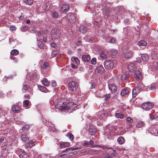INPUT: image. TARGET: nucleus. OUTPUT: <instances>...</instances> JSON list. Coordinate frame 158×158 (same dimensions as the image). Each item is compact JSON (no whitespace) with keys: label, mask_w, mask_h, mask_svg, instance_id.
<instances>
[{"label":"nucleus","mask_w":158,"mask_h":158,"mask_svg":"<svg viewBox=\"0 0 158 158\" xmlns=\"http://www.w3.org/2000/svg\"><path fill=\"white\" fill-rule=\"evenodd\" d=\"M128 67L130 70H132L135 68V66L133 63H130L128 65Z\"/></svg>","instance_id":"nucleus-24"},{"label":"nucleus","mask_w":158,"mask_h":158,"mask_svg":"<svg viewBox=\"0 0 158 158\" xmlns=\"http://www.w3.org/2000/svg\"><path fill=\"white\" fill-rule=\"evenodd\" d=\"M156 85V83H153L150 86V89L151 90H153V89H154L155 90L156 89V88L155 87Z\"/></svg>","instance_id":"nucleus-41"},{"label":"nucleus","mask_w":158,"mask_h":158,"mask_svg":"<svg viewBox=\"0 0 158 158\" xmlns=\"http://www.w3.org/2000/svg\"><path fill=\"white\" fill-rule=\"evenodd\" d=\"M116 42V40L115 38H114L113 37L111 38L110 40V41H109V43H115Z\"/></svg>","instance_id":"nucleus-43"},{"label":"nucleus","mask_w":158,"mask_h":158,"mask_svg":"<svg viewBox=\"0 0 158 158\" xmlns=\"http://www.w3.org/2000/svg\"><path fill=\"white\" fill-rule=\"evenodd\" d=\"M22 152L19 155V158H27L28 155L24 151H23L21 150Z\"/></svg>","instance_id":"nucleus-15"},{"label":"nucleus","mask_w":158,"mask_h":158,"mask_svg":"<svg viewBox=\"0 0 158 158\" xmlns=\"http://www.w3.org/2000/svg\"><path fill=\"white\" fill-rule=\"evenodd\" d=\"M100 116L102 118L105 119L106 118L105 114L104 113L101 114Z\"/></svg>","instance_id":"nucleus-54"},{"label":"nucleus","mask_w":158,"mask_h":158,"mask_svg":"<svg viewBox=\"0 0 158 158\" xmlns=\"http://www.w3.org/2000/svg\"><path fill=\"white\" fill-rule=\"evenodd\" d=\"M149 131L152 135H154L156 136L157 135V130L155 128L151 127L149 129Z\"/></svg>","instance_id":"nucleus-18"},{"label":"nucleus","mask_w":158,"mask_h":158,"mask_svg":"<svg viewBox=\"0 0 158 158\" xmlns=\"http://www.w3.org/2000/svg\"><path fill=\"white\" fill-rule=\"evenodd\" d=\"M19 53V51L16 49L12 50L10 52V54L12 55L16 56Z\"/></svg>","instance_id":"nucleus-26"},{"label":"nucleus","mask_w":158,"mask_h":158,"mask_svg":"<svg viewBox=\"0 0 158 158\" xmlns=\"http://www.w3.org/2000/svg\"><path fill=\"white\" fill-rule=\"evenodd\" d=\"M69 90L71 91L78 93L80 91L79 85L74 81H72L69 84Z\"/></svg>","instance_id":"nucleus-1"},{"label":"nucleus","mask_w":158,"mask_h":158,"mask_svg":"<svg viewBox=\"0 0 158 158\" xmlns=\"http://www.w3.org/2000/svg\"><path fill=\"white\" fill-rule=\"evenodd\" d=\"M61 102H59L57 105H56V107L60 110H68L69 109V104H66V103H64L63 102L62 104Z\"/></svg>","instance_id":"nucleus-2"},{"label":"nucleus","mask_w":158,"mask_h":158,"mask_svg":"<svg viewBox=\"0 0 158 158\" xmlns=\"http://www.w3.org/2000/svg\"><path fill=\"white\" fill-rule=\"evenodd\" d=\"M30 101L28 100H25L23 101V105L25 107H27L29 105Z\"/></svg>","instance_id":"nucleus-34"},{"label":"nucleus","mask_w":158,"mask_h":158,"mask_svg":"<svg viewBox=\"0 0 158 158\" xmlns=\"http://www.w3.org/2000/svg\"><path fill=\"white\" fill-rule=\"evenodd\" d=\"M71 67L73 69H75L77 66L73 64H71Z\"/></svg>","instance_id":"nucleus-60"},{"label":"nucleus","mask_w":158,"mask_h":158,"mask_svg":"<svg viewBox=\"0 0 158 158\" xmlns=\"http://www.w3.org/2000/svg\"><path fill=\"white\" fill-rule=\"evenodd\" d=\"M69 143H62L60 144V146L61 148H64L69 146Z\"/></svg>","instance_id":"nucleus-31"},{"label":"nucleus","mask_w":158,"mask_h":158,"mask_svg":"<svg viewBox=\"0 0 158 158\" xmlns=\"http://www.w3.org/2000/svg\"><path fill=\"white\" fill-rule=\"evenodd\" d=\"M100 56L104 59H106L107 57V55L105 54V52H102V53L100 54Z\"/></svg>","instance_id":"nucleus-32"},{"label":"nucleus","mask_w":158,"mask_h":158,"mask_svg":"<svg viewBox=\"0 0 158 158\" xmlns=\"http://www.w3.org/2000/svg\"><path fill=\"white\" fill-rule=\"evenodd\" d=\"M82 59L83 61L86 62L89 61L90 60V58L89 55H86L83 56Z\"/></svg>","instance_id":"nucleus-17"},{"label":"nucleus","mask_w":158,"mask_h":158,"mask_svg":"<svg viewBox=\"0 0 158 158\" xmlns=\"http://www.w3.org/2000/svg\"><path fill=\"white\" fill-rule=\"evenodd\" d=\"M134 77L136 79L138 80L141 79L142 76L141 72L139 71H136L134 74Z\"/></svg>","instance_id":"nucleus-10"},{"label":"nucleus","mask_w":158,"mask_h":158,"mask_svg":"<svg viewBox=\"0 0 158 158\" xmlns=\"http://www.w3.org/2000/svg\"><path fill=\"white\" fill-rule=\"evenodd\" d=\"M147 44V42L144 40H141L138 43V44L139 46H145Z\"/></svg>","instance_id":"nucleus-30"},{"label":"nucleus","mask_w":158,"mask_h":158,"mask_svg":"<svg viewBox=\"0 0 158 158\" xmlns=\"http://www.w3.org/2000/svg\"><path fill=\"white\" fill-rule=\"evenodd\" d=\"M29 128V126L27 125H26L23 128V131H27Z\"/></svg>","instance_id":"nucleus-45"},{"label":"nucleus","mask_w":158,"mask_h":158,"mask_svg":"<svg viewBox=\"0 0 158 158\" xmlns=\"http://www.w3.org/2000/svg\"><path fill=\"white\" fill-rule=\"evenodd\" d=\"M89 132L91 135H93L97 132L96 128L93 125H90L89 128Z\"/></svg>","instance_id":"nucleus-5"},{"label":"nucleus","mask_w":158,"mask_h":158,"mask_svg":"<svg viewBox=\"0 0 158 158\" xmlns=\"http://www.w3.org/2000/svg\"><path fill=\"white\" fill-rule=\"evenodd\" d=\"M124 114H120L119 113H116L115 116L116 118L122 119L123 118Z\"/></svg>","instance_id":"nucleus-25"},{"label":"nucleus","mask_w":158,"mask_h":158,"mask_svg":"<svg viewBox=\"0 0 158 158\" xmlns=\"http://www.w3.org/2000/svg\"><path fill=\"white\" fill-rule=\"evenodd\" d=\"M104 66L106 69H111L114 67V63L111 61H106L104 63Z\"/></svg>","instance_id":"nucleus-4"},{"label":"nucleus","mask_w":158,"mask_h":158,"mask_svg":"<svg viewBox=\"0 0 158 158\" xmlns=\"http://www.w3.org/2000/svg\"><path fill=\"white\" fill-rule=\"evenodd\" d=\"M141 58L143 62H147L149 59L148 56L145 54H143L141 55Z\"/></svg>","instance_id":"nucleus-19"},{"label":"nucleus","mask_w":158,"mask_h":158,"mask_svg":"<svg viewBox=\"0 0 158 158\" xmlns=\"http://www.w3.org/2000/svg\"><path fill=\"white\" fill-rule=\"evenodd\" d=\"M96 62V59L95 58H93L91 60V63L93 64H95Z\"/></svg>","instance_id":"nucleus-44"},{"label":"nucleus","mask_w":158,"mask_h":158,"mask_svg":"<svg viewBox=\"0 0 158 158\" xmlns=\"http://www.w3.org/2000/svg\"><path fill=\"white\" fill-rule=\"evenodd\" d=\"M144 123L143 121H140L137 124V127H140L144 125Z\"/></svg>","instance_id":"nucleus-35"},{"label":"nucleus","mask_w":158,"mask_h":158,"mask_svg":"<svg viewBox=\"0 0 158 158\" xmlns=\"http://www.w3.org/2000/svg\"><path fill=\"white\" fill-rule=\"evenodd\" d=\"M38 46L40 49L44 48V46L42 42H39L38 43Z\"/></svg>","instance_id":"nucleus-37"},{"label":"nucleus","mask_w":158,"mask_h":158,"mask_svg":"<svg viewBox=\"0 0 158 158\" xmlns=\"http://www.w3.org/2000/svg\"><path fill=\"white\" fill-rule=\"evenodd\" d=\"M16 27L14 26H11L10 27V29L11 31H14L16 29Z\"/></svg>","instance_id":"nucleus-51"},{"label":"nucleus","mask_w":158,"mask_h":158,"mask_svg":"<svg viewBox=\"0 0 158 158\" xmlns=\"http://www.w3.org/2000/svg\"><path fill=\"white\" fill-rule=\"evenodd\" d=\"M140 91V88L139 87L137 86L134 88L132 92L133 97H135L136 95L139 93Z\"/></svg>","instance_id":"nucleus-9"},{"label":"nucleus","mask_w":158,"mask_h":158,"mask_svg":"<svg viewBox=\"0 0 158 158\" xmlns=\"http://www.w3.org/2000/svg\"><path fill=\"white\" fill-rule=\"evenodd\" d=\"M96 71L98 73H103L104 71V69L102 65H99L96 69Z\"/></svg>","instance_id":"nucleus-16"},{"label":"nucleus","mask_w":158,"mask_h":158,"mask_svg":"<svg viewBox=\"0 0 158 158\" xmlns=\"http://www.w3.org/2000/svg\"><path fill=\"white\" fill-rule=\"evenodd\" d=\"M10 58L11 60H14L15 62H17V60L14 56H11Z\"/></svg>","instance_id":"nucleus-48"},{"label":"nucleus","mask_w":158,"mask_h":158,"mask_svg":"<svg viewBox=\"0 0 158 158\" xmlns=\"http://www.w3.org/2000/svg\"><path fill=\"white\" fill-rule=\"evenodd\" d=\"M77 153V152H71L69 153H68L67 154V156H73L75 154H76Z\"/></svg>","instance_id":"nucleus-38"},{"label":"nucleus","mask_w":158,"mask_h":158,"mask_svg":"<svg viewBox=\"0 0 158 158\" xmlns=\"http://www.w3.org/2000/svg\"><path fill=\"white\" fill-rule=\"evenodd\" d=\"M69 9V5L67 4H64L62 5L61 8V10L64 13L68 11Z\"/></svg>","instance_id":"nucleus-12"},{"label":"nucleus","mask_w":158,"mask_h":158,"mask_svg":"<svg viewBox=\"0 0 158 158\" xmlns=\"http://www.w3.org/2000/svg\"><path fill=\"white\" fill-rule=\"evenodd\" d=\"M67 18L69 22L73 23L76 20L75 16L74 14H70L67 16Z\"/></svg>","instance_id":"nucleus-6"},{"label":"nucleus","mask_w":158,"mask_h":158,"mask_svg":"<svg viewBox=\"0 0 158 158\" xmlns=\"http://www.w3.org/2000/svg\"><path fill=\"white\" fill-rule=\"evenodd\" d=\"M136 61L138 63H140L141 61V60L140 57L137 58L136 59Z\"/></svg>","instance_id":"nucleus-52"},{"label":"nucleus","mask_w":158,"mask_h":158,"mask_svg":"<svg viewBox=\"0 0 158 158\" xmlns=\"http://www.w3.org/2000/svg\"><path fill=\"white\" fill-rule=\"evenodd\" d=\"M71 60L73 62H75L77 64H80L79 60L77 57L73 56L72 57Z\"/></svg>","instance_id":"nucleus-22"},{"label":"nucleus","mask_w":158,"mask_h":158,"mask_svg":"<svg viewBox=\"0 0 158 158\" xmlns=\"http://www.w3.org/2000/svg\"><path fill=\"white\" fill-rule=\"evenodd\" d=\"M67 135L71 140L72 141L73 140V135L72 134L69 133Z\"/></svg>","instance_id":"nucleus-39"},{"label":"nucleus","mask_w":158,"mask_h":158,"mask_svg":"<svg viewBox=\"0 0 158 158\" xmlns=\"http://www.w3.org/2000/svg\"><path fill=\"white\" fill-rule=\"evenodd\" d=\"M33 76L34 77H33V79H35L36 78V77H37V74L35 73L33 74Z\"/></svg>","instance_id":"nucleus-63"},{"label":"nucleus","mask_w":158,"mask_h":158,"mask_svg":"<svg viewBox=\"0 0 158 158\" xmlns=\"http://www.w3.org/2000/svg\"><path fill=\"white\" fill-rule=\"evenodd\" d=\"M108 87L112 93H115L117 90L116 86L113 84H109L108 85Z\"/></svg>","instance_id":"nucleus-8"},{"label":"nucleus","mask_w":158,"mask_h":158,"mask_svg":"<svg viewBox=\"0 0 158 158\" xmlns=\"http://www.w3.org/2000/svg\"><path fill=\"white\" fill-rule=\"evenodd\" d=\"M117 141L120 144H122L124 143V140L123 137H120L118 139Z\"/></svg>","instance_id":"nucleus-29"},{"label":"nucleus","mask_w":158,"mask_h":158,"mask_svg":"<svg viewBox=\"0 0 158 158\" xmlns=\"http://www.w3.org/2000/svg\"><path fill=\"white\" fill-rule=\"evenodd\" d=\"M34 158H41V156L40 155H35Z\"/></svg>","instance_id":"nucleus-58"},{"label":"nucleus","mask_w":158,"mask_h":158,"mask_svg":"<svg viewBox=\"0 0 158 158\" xmlns=\"http://www.w3.org/2000/svg\"><path fill=\"white\" fill-rule=\"evenodd\" d=\"M79 29V31L82 33H84L86 32L87 29L86 28L83 26H80Z\"/></svg>","instance_id":"nucleus-23"},{"label":"nucleus","mask_w":158,"mask_h":158,"mask_svg":"<svg viewBox=\"0 0 158 158\" xmlns=\"http://www.w3.org/2000/svg\"><path fill=\"white\" fill-rule=\"evenodd\" d=\"M115 150L112 149L111 150L109 151L110 152H111V155L113 156H116V153H115Z\"/></svg>","instance_id":"nucleus-36"},{"label":"nucleus","mask_w":158,"mask_h":158,"mask_svg":"<svg viewBox=\"0 0 158 158\" xmlns=\"http://www.w3.org/2000/svg\"><path fill=\"white\" fill-rule=\"evenodd\" d=\"M43 83L44 85L45 86H48L49 85V83L48 82V80L45 78L43 81Z\"/></svg>","instance_id":"nucleus-33"},{"label":"nucleus","mask_w":158,"mask_h":158,"mask_svg":"<svg viewBox=\"0 0 158 158\" xmlns=\"http://www.w3.org/2000/svg\"><path fill=\"white\" fill-rule=\"evenodd\" d=\"M47 4H46L43 6L42 8L43 9H44V10H46L47 9Z\"/></svg>","instance_id":"nucleus-57"},{"label":"nucleus","mask_w":158,"mask_h":158,"mask_svg":"<svg viewBox=\"0 0 158 158\" xmlns=\"http://www.w3.org/2000/svg\"><path fill=\"white\" fill-rule=\"evenodd\" d=\"M154 106L152 103L149 102H144L141 105L142 108L145 110H149L153 108Z\"/></svg>","instance_id":"nucleus-3"},{"label":"nucleus","mask_w":158,"mask_h":158,"mask_svg":"<svg viewBox=\"0 0 158 158\" xmlns=\"http://www.w3.org/2000/svg\"><path fill=\"white\" fill-rule=\"evenodd\" d=\"M43 40L44 42H46L47 40V38L46 37H43Z\"/></svg>","instance_id":"nucleus-59"},{"label":"nucleus","mask_w":158,"mask_h":158,"mask_svg":"<svg viewBox=\"0 0 158 158\" xmlns=\"http://www.w3.org/2000/svg\"><path fill=\"white\" fill-rule=\"evenodd\" d=\"M127 121L128 122L131 123L133 122V119L130 117H128L127 119Z\"/></svg>","instance_id":"nucleus-46"},{"label":"nucleus","mask_w":158,"mask_h":158,"mask_svg":"<svg viewBox=\"0 0 158 158\" xmlns=\"http://www.w3.org/2000/svg\"><path fill=\"white\" fill-rule=\"evenodd\" d=\"M105 158H113L109 154H105L104 156Z\"/></svg>","instance_id":"nucleus-55"},{"label":"nucleus","mask_w":158,"mask_h":158,"mask_svg":"<svg viewBox=\"0 0 158 158\" xmlns=\"http://www.w3.org/2000/svg\"><path fill=\"white\" fill-rule=\"evenodd\" d=\"M128 77V74L127 73H124L121 75V78L122 80H125Z\"/></svg>","instance_id":"nucleus-28"},{"label":"nucleus","mask_w":158,"mask_h":158,"mask_svg":"<svg viewBox=\"0 0 158 158\" xmlns=\"http://www.w3.org/2000/svg\"><path fill=\"white\" fill-rule=\"evenodd\" d=\"M38 87L39 90L42 92L46 93L48 91V89L46 88L43 86L40 85Z\"/></svg>","instance_id":"nucleus-21"},{"label":"nucleus","mask_w":158,"mask_h":158,"mask_svg":"<svg viewBox=\"0 0 158 158\" xmlns=\"http://www.w3.org/2000/svg\"><path fill=\"white\" fill-rule=\"evenodd\" d=\"M130 89L128 88L123 89L121 92V95L122 96H125L129 94Z\"/></svg>","instance_id":"nucleus-7"},{"label":"nucleus","mask_w":158,"mask_h":158,"mask_svg":"<svg viewBox=\"0 0 158 158\" xmlns=\"http://www.w3.org/2000/svg\"><path fill=\"white\" fill-rule=\"evenodd\" d=\"M133 53L132 51H127L124 53V57L127 59L131 57Z\"/></svg>","instance_id":"nucleus-11"},{"label":"nucleus","mask_w":158,"mask_h":158,"mask_svg":"<svg viewBox=\"0 0 158 158\" xmlns=\"http://www.w3.org/2000/svg\"><path fill=\"white\" fill-rule=\"evenodd\" d=\"M36 142H34L32 140L29 141L28 143L25 144V146L27 148L31 147L34 146Z\"/></svg>","instance_id":"nucleus-14"},{"label":"nucleus","mask_w":158,"mask_h":158,"mask_svg":"<svg viewBox=\"0 0 158 158\" xmlns=\"http://www.w3.org/2000/svg\"><path fill=\"white\" fill-rule=\"evenodd\" d=\"M5 140L4 138V137H2L0 138V142H3V141Z\"/></svg>","instance_id":"nucleus-62"},{"label":"nucleus","mask_w":158,"mask_h":158,"mask_svg":"<svg viewBox=\"0 0 158 158\" xmlns=\"http://www.w3.org/2000/svg\"><path fill=\"white\" fill-rule=\"evenodd\" d=\"M29 86L27 85H23V89L25 91H27L29 88Z\"/></svg>","instance_id":"nucleus-42"},{"label":"nucleus","mask_w":158,"mask_h":158,"mask_svg":"<svg viewBox=\"0 0 158 158\" xmlns=\"http://www.w3.org/2000/svg\"><path fill=\"white\" fill-rule=\"evenodd\" d=\"M94 143V142L92 140H90V141L87 142H84L83 143V145H88L89 146H90L93 145Z\"/></svg>","instance_id":"nucleus-27"},{"label":"nucleus","mask_w":158,"mask_h":158,"mask_svg":"<svg viewBox=\"0 0 158 158\" xmlns=\"http://www.w3.org/2000/svg\"><path fill=\"white\" fill-rule=\"evenodd\" d=\"M58 16V13L56 12H54L52 14V17L54 18H57Z\"/></svg>","instance_id":"nucleus-40"},{"label":"nucleus","mask_w":158,"mask_h":158,"mask_svg":"<svg viewBox=\"0 0 158 158\" xmlns=\"http://www.w3.org/2000/svg\"><path fill=\"white\" fill-rule=\"evenodd\" d=\"M21 139L25 142H27L29 140V138L26 135L23 134L21 136Z\"/></svg>","instance_id":"nucleus-20"},{"label":"nucleus","mask_w":158,"mask_h":158,"mask_svg":"<svg viewBox=\"0 0 158 158\" xmlns=\"http://www.w3.org/2000/svg\"><path fill=\"white\" fill-rule=\"evenodd\" d=\"M52 86L54 87H55L56 86V83L55 81H52Z\"/></svg>","instance_id":"nucleus-49"},{"label":"nucleus","mask_w":158,"mask_h":158,"mask_svg":"<svg viewBox=\"0 0 158 158\" xmlns=\"http://www.w3.org/2000/svg\"><path fill=\"white\" fill-rule=\"evenodd\" d=\"M48 63L47 62H45L43 65L42 67L43 68H46L48 67Z\"/></svg>","instance_id":"nucleus-47"},{"label":"nucleus","mask_w":158,"mask_h":158,"mask_svg":"<svg viewBox=\"0 0 158 158\" xmlns=\"http://www.w3.org/2000/svg\"><path fill=\"white\" fill-rule=\"evenodd\" d=\"M24 97L25 98H28V99H30V96L28 95H24Z\"/></svg>","instance_id":"nucleus-61"},{"label":"nucleus","mask_w":158,"mask_h":158,"mask_svg":"<svg viewBox=\"0 0 158 158\" xmlns=\"http://www.w3.org/2000/svg\"><path fill=\"white\" fill-rule=\"evenodd\" d=\"M72 148H66L65 149L63 150L62 151V152H64L66 151H67L68 150H71V149H72Z\"/></svg>","instance_id":"nucleus-56"},{"label":"nucleus","mask_w":158,"mask_h":158,"mask_svg":"<svg viewBox=\"0 0 158 158\" xmlns=\"http://www.w3.org/2000/svg\"><path fill=\"white\" fill-rule=\"evenodd\" d=\"M110 98V95L109 94H107L105 96V100H107Z\"/></svg>","instance_id":"nucleus-50"},{"label":"nucleus","mask_w":158,"mask_h":158,"mask_svg":"<svg viewBox=\"0 0 158 158\" xmlns=\"http://www.w3.org/2000/svg\"><path fill=\"white\" fill-rule=\"evenodd\" d=\"M51 46L52 47L55 48L57 46L56 44L54 43H52L51 44Z\"/></svg>","instance_id":"nucleus-53"},{"label":"nucleus","mask_w":158,"mask_h":158,"mask_svg":"<svg viewBox=\"0 0 158 158\" xmlns=\"http://www.w3.org/2000/svg\"><path fill=\"white\" fill-rule=\"evenodd\" d=\"M117 54V52L116 51H114L113 52V53H112V54L114 55V56L116 55Z\"/></svg>","instance_id":"nucleus-64"},{"label":"nucleus","mask_w":158,"mask_h":158,"mask_svg":"<svg viewBox=\"0 0 158 158\" xmlns=\"http://www.w3.org/2000/svg\"><path fill=\"white\" fill-rule=\"evenodd\" d=\"M20 108L17 105L14 106L12 108V111L14 113H18L20 110Z\"/></svg>","instance_id":"nucleus-13"}]
</instances>
